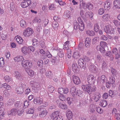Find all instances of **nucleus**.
<instances>
[{
	"instance_id": "f257e3e1",
	"label": "nucleus",
	"mask_w": 120,
	"mask_h": 120,
	"mask_svg": "<svg viewBox=\"0 0 120 120\" xmlns=\"http://www.w3.org/2000/svg\"><path fill=\"white\" fill-rule=\"evenodd\" d=\"M82 87L85 92L89 94H91L93 91H95L96 89L95 86H92V85L88 84L83 85Z\"/></svg>"
},
{
	"instance_id": "f03ea898",
	"label": "nucleus",
	"mask_w": 120,
	"mask_h": 120,
	"mask_svg": "<svg viewBox=\"0 0 120 120\" xmlns=\"http://www.w3.org/2000/svg\"><path fill=\"white\" fill-rule=\"evenodd\" d=\"M104 30L106 34H114L115 32L114 28L112 27L110 25L106 26L104 28Z\"/></svg>"
},
{
	"instance_id": "7ed1b4c3",
	"label": "nucleus",
	"mask_w": 120,
	"mask_h": 120,
	"mask_svg": "<svg viewBox=\"0 0 120 120\" xmlns=\"http://www.w3.org/2000/svg\"><path fill=\"white\" fill-rule=\"evenodd\" d=\"M33 32V30L31 28L28 27L24 30L23 35L25 37H29L32 35Z\"/></svg>"
},
{
	"instance_id": "20e7f679",
	"label": "nucleus",
	"mask_w": 120,
	"mask_h": 120,
	"mask_svg": "<svg viewBox=\"0 0 120 120\" xmlns=\"http://www.w3.org/2000/svg\"><path fill=\"white\" fill-rule=\"evenodd\" d=\"M31 2V0H21V5L22 8H26L30 4Z\"/></svg>"
},
{
	"instance_id": "39448f33",
	"label": "nucleus",
	"mask_w": 120,
	"mask_h": 120,
	"mask_svg": "<svg viewBox=\"0 0 120 120\" xmlns=\"http://www.w3.org/2000/svg\"><path fill=\"white\" fill-rule=\"evenodd\" d=\"M30 84L31 86L34 87L33 89H34L35 90L34 92H37L38 91L37 88L39 86L38 83L35 81H31L30 82Z\"/></svg>"
},
{
	"instance_id": "423d86ee",
	"label": "nucleus",
	"mask_w": 120,
	"mask_h": 120,
	"mask_svg": "<svg viewBox=\"0 0 120 120\" xmlns=\"http://www.w3.org/2000/svg\"><path fill=\"white\" fill-rule=\"evenodd\" d=\"M87 80L88 83L91 86L94 84L96 80L95 78L94 77L93 75H88L87 77Z\"/></svg>"
},
{
	"instance_id": "0eeeda50",
	"label": "nucleus",
	"mask_w": 120,
	"mask_h": 120,
	"mask_svg": "<svg viewBox=\"0 0 120 120\" xmlns=\"http://www.w3.org/2000/svg\"><path fill=\"white\" fill-rule=\"evenodd\" d=\"M98 83L100 84L101 85H103L104 84H106L107 83V78L104 75H102L101 77L100 82L98 81Z\"/></svg>"
},
{
	"instance_id": "6e6552de",
	"label": "nucleus",
	"mask_w": 120,
	"mask_h": 120,
	"mask_svg": "<svg viewBox=\"0 0 120 120\" xmlns=\"http://www.w3.org/2000/svg\"><path fill=\"white\" fill-rule=\"evenodd\" d=\"M112 52L114 55L115 59H117L120 57V55L118 52L117 49L116 48H114L112 50Z\"/></svg>"
},
{
	"instance_id": "1a4fd4ad",
	"label": "nucleus",
	"mask_w": 120,
	"mask_h": 120,
	"mask_svg": "<svg viewBox=\"0 0 120 120\" xmlns=\"http://www.w3.org/2000/svg\"><path fill=\"white\" fill-rule=\"evenodd\" d=\"M58 91L60 94H66L68 92V89L67 88H59L58 89Z\"/></svg>"
},
{
	"instance_id": "9d476101",
	"label": "nucleus",
	"mask_w": 120,
	"mask_h": 120,
	"mask_svg": "<svg viewBox=\"0 0 120 120\" xmlns=\"http://www.w3.org/2000/svg\"><path fill=\"white\" fill-rule=\"evenodd\" d=\"M24 88L22 86L17 87L15 89V91L16 93L19 94H22L23 92Z\"/></svg>"
},
{
	"instance_id": "9b49d317",
	"label": "nucleus",
	"mask_w": 120,
	"mask_h": 120,
	"mask_svg": "<svg viewBox=\"0 0 120 120\" xmlns=\"http://www.w3.org/2000/svg\"><path fill=\"white\" fill-rule=\"evenodd\" d=\"M89 69L90 71L92 72L96 73L98 70V68L95 65H91L89 67Z\"/></svg>"
},
{
	"instance_id": "f8f14e48",
	"label": "nucleus",
	"mask_w": 120,
	"mask_h": 120,
	"mask_svg": "<svg viewBox=\"0 0 120 120\" xmlns=\"http://www.w3.org/2000/svg\"><path fill=\"white\" fill-rule=\"evenodd\" d=\"M83 6L84 8H87L89 10L92 9L93 7V5L90 3H85V4Z\"/></svg>"
},
{
	"instance_id": "ddd939ff",
	"label": "nucleus",
	"mask_w": 120,
	"mask_h": 120,
	"mask_svg": "<svg viewBox=\"0 0 120 120\" xmlns=\"http://www.w3.org/2000/svg\"><path fill=\"white\" fill-rule=\"evenodd\" d=\"M34 103L36 104H41L42 102V99L40 98H35L34 100Z\"/></svg>"
},
{
	"instance_id": "4468645a",
	"label": "nucleus",
	"mask_w": 120,
	"mask_h": 120,
	"mask_svg": "<svg viewBox=\"0 0 120 120\" xmlns=\"http://www.w3.org/2000/svg\"><path fill=\"white\" fill-rule=\"evenodd\" d=\"M15 77L17 79L21 80H22V76L21 73H19L18 71L15 72Z\"/></svg>"
},
{
	"instance_id": "2eb2a0df",
	"label": "nucleus",
	"mask_w": 120,
	"mask_h": 120,
	"mask_svg": "<svg viewBox=\"0 0 120 120\" xmlns=\"http://www.w3.org/2000/svg\"><path fill=\"white\" fill-rule=\"evenodd\" d=\"M59 112V111H56L53 112L50 115L51 119L55 120L57 116H58Z\"/></svg>"
},
{
	"instance_id": "dca6fc26",
	"label": "nucleus",
	"mask_w": 120,
	"mask_h": 120,
	"mask_svg": "<svg viewBox=\"0 0 120 120\" xmlns=\"http://www.w3.org/2000/svg\"><path fill=\"white\" fill-rule=\"evenodd\" d=\"M72 69L75 73H78L79 72L78 65L76 63H74L72 65Z\"/></svg>"
},
{
	"instance_id": "f3484780",
	"label": "nucleus",
	"mask_w": 120,
	"mask_h": 120,
	"mask_svg": "<svg viewBox=\"0 0 120 120\" xmlns=\"http://www.w3.org/2000/svg\"><path fill=\"white\" fill-rule=\"evenodd\" d=\"M8 115H15L17 113V110L15 108L12 109L11 111L8 112Z\"/></svg>"
},
{
	"instance_id": "a211bd4d",
	"label": "nucleus",
	"mask_w": 120,
	"mask_h": 120,
	"mask_svg": "<svg viewBox=\"0 0 120 120\" xmlns=\"http://www.w3.org/2000/svg\"><path fill=\"white\" fill-rule=\"evenodd\" d=\"M73 80L74 83L77 85L79 84L80 82V80L78 77L74 75L73 77Z\"/></svg>"
},
{
	"instance_id": "6ab92c4d",
	"label": "nucleus",
	"mask_w": 120,
	"mask_h": 120,
	"mask_svg": "<svg viewBox=\"0 0 120 120\" xmlns=\"http://www.w3.org/2000/svg\"><path fill=\"white\" fill-rule=\"evenodd\" d=\"M47 113V111L45 109L39 112V116L40 117L43 118L46 116Z\"/></svg>"
},
{
	"instance_id": "aec40b11",
	"label": "nucleus",
	"mask_w": 120,
	"mask_h": 120,
	"mask_svg": "<svg viewBox=\"0 0 120 120\" xmlns=\"http://www.w3.org/2000/svg\"><path fill=\"white\" fill-rule=\"evenodd\" d=\"M5 112L4 109L3 107L0 108V118L2 119L5 116Z\"/></svg>"
},
{
	"instance_id": "412c9836",
	"label": "nucleus",
	"mask_w": 120,
	"mask_h": 120,
	"mask_svg": "<svg viewBox=\"0 0 120 120\" xmlns=\"http://www.w3.org/2000/svg\"><path fill=\"white\" fill-rule=\"evenodd\" d=\"M70 41H68L65 42L63 44V49H68L69 48V46H70Z\"/></svg>"
},
{
	"instance_id": "4be33fe9",
	"label": "nucleus",
	"mask_w": 120,
	"mask_h": 120,
	"mask_svg": "<svg viewBox=\"0 0 120 120\" xmlns=\"http://www.w3.org/2000/svg\"><path fill=\"white\" fill-rule=\"evenodd\" d=\"M90 39L88 38H86L85 40V46L86 47L88 48L90 44Z\"/></svg>"
},
{
	"instance_id": "5701e85b",
	"label": "nucleus",
	"mask_w": 120,
	"mask_h": 120,
	"mask_svg": "<svg viewBox=\"0 0 120 120\" xmlns=\"http://www.w3.org/2000/svg\"><path fill=\"white\" fill-rule=\"evenodd\" d=\"M110 2L108 1H106L104 5L105 9V10H109L110 8Z\"/></svg>"
},
{
	"instance_id": "b1692460",
	"label": "nucleus",
	"mask_w": 120,
	"mask_h": 120,
	"mask_svg": "<svg viewBox=\"0 0 120 120\" xmlns=\"http://www.w3.org/2000/svg\"><path fill=\"white\" fill-rule=\"evenodd\" d=\"M114 6L116 8H120V0H115L113 2Z\"/></svg>"
},
{
	"instance_id": "393cba45",
	"label": "nucleus",
	"mask_w": 120,
	"mask_h": 120,
	"mask_svg": "<svg viewBox=\"0 0 120 120\" xmlns=\"http://www.w3.org/2000/svg\"><path fill=\"white\" fill-rule=\"evenodd\" d=\"M76 88L75 87H73L71 88L70 90L71 95L74 97H75L76 96Z\"/></svg>"
},
{
	"instance_id": "a878e982",
	"label": "nucleus",
	"mask_w": 120,
	"mask_h": 120,
	"mask_svg": "<svg viewBox=\"0 0 120 120\" xmlns=\"http://www.w3.org/2000/svg\"><path fill=\"white\" fill-rule=\"evenodd\" d=\"M14 59L15 61L18 62H22L24 60L22 56H17L15 57Z\"/></svg>"
},
{
	"instance_id": "bb28decb",
	"label": "nucleus",
	"mask_w": 120,
	"mask_h": 120,
	"mask_svg": "<svg viewBox=\"0 0 120 120\" xmlns=\"http://www.w3.org/2000/svg\"><path fill=\"white\" fill-rule=\"evenodd\" d=\"M101 97V95L99 93L97 94L96 95H94V101L96 102H98L99 100Z\"/></svg>"
},
{
	"instance_id": "cd10ccee",
	"label": "nucleus",
	"mask_w": 120,
	"mask_h": 120,
	"mask_svg": "<svg viewBox=\"0 0 120 120\" xmlns=\"http://www.w3.org/2000/svg\"><path fill=\"white\" fill-rule=\"evenodd\" d=\"M80 53L78 51L75 52L73 55V57L74 58L78 59L80 57Z\"/></svg>"
},
{
	"instance_id": "c85d7f7f",
	"label": "nucleus",
	"mask_w": 120,
	"mask_h": 120,
	"mask_svg": "<svg viewBox=\"0 0 120 120\" xmlns=\"http://www.w3.org/2000/svg\"><path fill=\"white\" fill-rule=\"evenodd\" d=\"M58 106L60 108L62 109H66L67 108V105L64 103H62L60 102L59 103Z\"/></svg>"
},
{
	"instance_id": "c756f323",
	"label": "nucleus",
	"mask_w": 120,
	"mask_h": 120,
	"mask_svg": "<svg viewBox=\"0 0 120 120\" xmlns=\"http://www.w3.org/2000/svg\"><path fill=\"white\" fill-rule=\"evenodd\" d=\"M110 17L109 15L108 14H105L102 17V19L104 21H107Z\"/></svg>"
},
{
	"instance_id": "7c9ffc66",
	"label": "nucleus",
	"mask_w": 120,
	"mask_h": 120,
	"mask_svg": "<svg viewBox=\"0 0 120 120\" xmlns=\"http://www.w3.org/2000/svg\"><path fill=\"white\" fill-rule=\"evenodd\" d=\"M34 107H33L27 110L26 112L27 114H33L34 112Z\"/></svg>"
},
{
	"instance_id": "2f4dec72",
	"label": "nucleus",
	"mask_w": 120,
	"mask_h": 120,
	"mask_svg": "<svg viewBox=\"0 0 120 120\" xmlns=\"http://www.w3.org/2000/svg\"><path fill=\"white\" fill-rule=\"evenodd\" d=\"M52 26L53 28L55 30H56L57 29V28L58 26V24L57 22L56 21H54L53 22Z\"/></svg>"
},
{
	"instance_id": "473e14b6",
	"label": "nucleus",
	"mask_w": 120,
	"mask_h": 120,
	"mask_svg": "<svg viewBox=\"0 0 120 120\" xmlns=\"http://www.w3.org/2000/svg\"><path fill=\"white\" fill-rule=\"evenodd\" d=\"M100 104L103 107H105L107 105V101L105 100H101L100 102Z\"/></svg>"
},
{
	"instance_id": "72a5a7b5",
	"label": "nucleus",
	"mask_w": 120,
	"mask_h": 120,
	"mask_svg": "<svg viewBox=\"0 0 120 120\" xmlns=\"http://www.w3.org/2000/svg\"><path fill=\"white\" fill-rule=\"evenodd\" d=\"M79 29L81 31L83 30L84 28V23L83 22H82L81 23H79Z\"/></svg>"
},
{
	"instance_id": "f704fd0d",
	"label": "nucleus",
	"mask_w": 120,
	"mask_h": 120,
	"mask_svg": "<svg viewBox=\"0 0 120 120\" xmlns=\"http://www.w3.org/2000/svg\"><path fill=\"white\" fill-rule=\"evenodd\" d=\"M109 81L108 82V84H113L115 82V78L114 76H111L109 78Z\"/></svg>"
},
{
	"instance_id": "c9c22d12",
	"label": "nucleus",
	"mask_w": 120,
	"mask_h": 120,
	"mask_svg": "<svg viewBox=\"0 0 120 120\" xmlns=\"http://www.w3.org/2000/svg\"><path fill=\"white\" fill-rule=\"evenodd\" d=\"M46 75L47 77L50 79L52 78V74L51 71H47L46 74Z\"/></svg>"
},
{
	"instance_id": "e433bc0d",
	"label": "nucleus",
	"mask_w": 120,
	"mask_h": 120,
	"mask_svg": "<svg viewBox=\"0 0 120 120\" xmlns=\"http://www.w3.org/2000/svg\"><path fill=\"white\" fill-rule=\"evenodd\" d=\"M105 55L106 56H109L110 57V60H112L114 59V56L112 55V53L110 51L107 52L106 53Z\"/></svg>"
},
{
	"instance_id": "4c0bfd02",
	"label": "nucleus",
	"mask_w": 120,
	"mask_h": 120,
	"mask_svg": "<svg viewBox=\"0 0 120 120\" xmlns=\"http://www.w3.org/2000/svg\"><path fill=\"white\" fill-rule=\"evenodd\" d=\"M108 94L109 97L112 98L114 97L116 94L114 91L111 90H110L109 91Z\"/></svg>"
},
{
	"instance_id": "58836bf2",
	"label": "nucleus",
	"mask_w": 120,
	"mask_h": 120,
	"mask_svg": "<svg viewBox=\"0 0 120 120\" xmlns=\"http://www.w3.org/2000/svg\"><path fill=\"white\" fill-rule=\"evenodd\" d=\"M32 41L33 45L37 46L39 45V42L37 39L34 38L32 40Z\"/></svg>"
},
{
	"instance_id": "ea45409f",
	"label": "nucleus",
	"mask_w": 120,
	"mask_h": 120,
	"mask_svg": "<svg viewBox=\"0 0 120 120\" xmlns=\"http://www.w3.org/2000/svg\"><path fill=\"white\" fill-rule=\"evenodd\" d=\"M86 33L87 35L91 36H94L95 35L94 32L92 30H87L86 31Z\"/></svg>"
},
{
	"instance_id": "a19ab883",
	"label": "nucleus",
	"mask_w": 120,
	"mask_h": 120,
	"mask_svg": "<svg viewBox=\"0 0 120 120\" xmlns=\"http://www.w3.org/2000/svg\"><path fill=\"white\" fill-rule=\"evenodd\" d=\"M27 48L26 46L22 47L21 51L24 54H26L27 53Z\"/></svg>"
},
{
	"instance_id": "79ce46f5",
	"label": "nucleus",
	"mask_w": 120,
	"mask_h": 120,
	"mask_svg": "<svg viewBox=\"0 0 120 120\" xmlns=\"http://www.w3.org/2000/svg\"><path fill=\"white\" fill-rule=\"evenodd\" d=\"M100 28L99 25L97 23H96L94 25V30L96 32H97Z\"/></svg>"
},
{
	"instance_id": "37998d69",
	"label": "nucleus",
	"mask_w": 120,
	"mask_h": 120,
	"mask_svg": "<svg viewBox=\"0 0 120 120\" xmlns=\"http://www.w3.org/2000/svg\"><path fill=\"white\" fill-rule=\"evenodd\" d=\"M15 101V100L13 99H10L8 101L7 105H11L13 104Z\"/></svg>"
},
{
	"instance_id": "c03bdc74",
	"label": "nucleus",
	"mask_w": 120,
	"mask_h": 120,
	"mask_svg": "<svg viewBox=\"0 0 120 120\" xmlns=\"http://www.w3.org/2000/svg\"><path fill=\"white\" fill-rule=\"evenodd\" d=\"M22 105L21 104L20 101H17L15 104V107L17 108H19Z\"/></svg>"
},
{
	"instance_id": "a18cd8bd",
	"label": "nucleus",
	"mask_w": 120,
	"mask_h": 120,
	"mask_svg": "<svg viewBox=\"0 0 120 120\" xmlns=\"http://www.w3.org/2000/svg\"><path fill=\"white\" fill-rule=\"evenodd\" d=\"M20 26L22 27H26V23L25 22L24 20H22L20 22Z\"/></svg>"
},
{
	"instance_id": "49530a36",
	"label": "nucleus",
	"mask_w": 120,
	"mask_h": 120,
	"mask_svg": "<svg viewBox=\"0 0 120 120\" xmlns=\"http://www.w3.org/2000/svg\"><path fill=\"white\" fill-rule=\"evenodd\" d=\"M62 50L63 49H60V51L58 53V55L60 57L62 58L64 56V54Z\"/></svg>"
},
{
	"instance_id": "de8ad7c7",
	"label": "nucleus",
	"mask_w": 120,
	"mask_h": 120,
	"mask_svg": "<svg viewBox=\"0 0 120 120\" xmlns=\"http://www.w3.org/2000/svg\"><path fill=\"white\" fill-rule=\"evenodd\" d=\"M95 109L97 112L99 114H101L103 112V110L99 107H96Z\"/></svg>"
},
{
	"instance_id": "09e8293b",
	"label": "nucleus",
	"mask_w": 120,
	"mask_h": 120,
	"mask_svg": "<svg viewBox=\"0 0 120 120\" xmlns=\"http://www.w3.org/2000/svg\"><path fill=\"white\" fill-rule=\"evenodd\" d=\"M79 23L77 22L76 21H74L73 23L74 27V29L75 30H77L79 28Z\"/></svg>"
},
{
	"instance_id": "8fccbe9b",
	"label": "nucleus",
	"mask_w": 120,
	"mask_h": 120,
	"mask_svg": "<svg viewBox=\"0 0 120 120\" xmlns=\"http://www.w3.org/2000/svg\"><path fill=\"white\" fill-rule=\"evenodd\" d=\"M54 87L50 85H49L48 86V91L52 93L54 91Z\"/></svg>"
},
{
	"instance_id": "3c124183",
	"label": "nucleus",
	"mask_w": 120,
	"mask_h": 120,
	"mask_svg": "<svg viewBox=\"0 0 120 120\" xmlns=\"http://www.w3.org/2000/svg\"><path fill=\"white\" fill-rule=\"evenodd\" d=\"M27 72L28 74V75L32 76H33L34 74V72L32 70L30 69H28L27 71Z\"/></svg>"
},
{
	"instance_id": "603ef678",
	"label": "nucleus",
	"mask_w": 120,
	"mask_h": 120,
	"mask_svg": "<svg viewBox=\"0 0 120 120\" xmlns=\"http://www.w3.org/2000/svg\"><path fill=\"white\" fill-rule=\"evenodd\" d=\"M60 99L62 101H64L66 99V97L65 96H64L63 95L61 94L59 96V97Z\"/></svg>"
},
{
	"instance_id": "864d4df0",
	"label": "nucleus",
	"mask_w": 120,
	"mask_h": 120,
	"mask_svg": "<svg viewBox=\"0 0 120 120\" xmlns=\"http://www.w3.org/2000/svg\"><path fill=\"white\" fill-rule=\"evenodd\" d=\"M45 109L44 108V105H41L38 106L37 108V110L39 112H40L42 110Z\"/></svg>"
},
{
	"instance_id": "5fc2aeb1",
	"label": "nucleus",
	"mask_w": 120,
	"mask_h": 120,
	"mask_svg": "<svg viewBox=\"0 0 120 120\" xmlns=\"http://www.w3.org/2000/svg\"><path fill=\"white\" fill-rule=\"evenodd\" d=\"M4 79L6 82H10L11 79V78L8 75L5 76L4 77Z\"/></svg>"
},
{
	"instance_id": "6e6d98bb",
	"label": "nucleus",
	"mask_w": 120,
	"mask_h": 120,
	"mask_svg": "<svg viewBox=\"0 0 120 120\" xmlns=\"http://www.w3.org/2000/svg\"><path fill=\"white\" fill-rule=\"evenodd\" d=\"M101 58V55L100 54L98 55L97 56L96 58V60L98 62H100V61H101L102 60Z\"/></svg>"
},
{
	"instance_id": "4d7b16f0",
	"label": "nucleus",
	"mask_w": 120,
	"mask_h": 120,
	"mask_svg": "<svg viewBox=\"0 0 120 120\" xmlns=\"http://www.w3.org/2000/svg\"><path fill=\"white\" fill-rule=\"evenodd\" d=\"M101 47L105 48L107 46L106 43L104 41H101L100 43Z\"/></svg>"
},
{
	"instance_id": "13d9d810",
	"label": "nucleus",
	"mask_w": 120,
	"mask_h": 120,
	"mask_svg": "<svg viewBox=\"0 0 120 120\" xmlns=\"http://www.w3.org/2000/svg\"><path fill=\"white\" fill-rule=\"evenodd\" d=\"M43 62L41 60H39L37 63L38 65L41 68L43 66Z\"/></svg>"
},
{
	"instance_id": "bf43d9fd",
	"label": "nucleus",
	"mask_w": 120,
	"mask_h": 120,
	"mask_svg": "<svg viewBox=\"0 0 120 120\" xmlns=\"http://www.w3.org/2000/svg\"><path fill=\"white\" fill-rule=\"evenodd\" d=\"M111 71L112 74L113 75H115L117 74V71L114 69L113 68H111Z\"/></svg>"
},
{
	"instance_id": "052dcab7",
	"label": "nucleus",
	"mask_w": 120,
	"mask_h": 120,
	"mask_svg": "<svg viewBox=\"0 0 120 120\" xmlns=\"http://www.w3.org/2000/svg\"><path fill=\"white\" fill-rule=\"evenodd\" d=\"M98 37H97L94 38L93 39V43L94 44L96 43H97V42L98 41Z\"/></svg>"
},
{
	"instance_id": "680f3d73",
	"label": "nucleus",
	"mask_w": 120,
	"mask_h": 120,
	"mask_svg": "<svg viewBox=\"0 0 120 120\" xmlns=\"http://www.w3.org/2000/svg\"><path fill=\"white\" fill-rule=\"evenodd\" d=\"M105 11L103 8H100L98 11V13L100 15H102L104 13Z\"/></svg>"
},
{
	"instance_id": "e2e57ef3",
	"label": "nucleus",
	"mask_w": 120,
	"mask_h": 120,
	"mask_svg": "<svg viewBox=\"0 0 120 120\" xmlns=\"http://www.w3.org/2000/svg\"><path fill=\"white\" fill-rule=\"evenodd\" d=\"M1 37L2 40H5L7 38V35L4 34H2L1 35Z\"/></svg>"
},
{
	"instance_id": "0e129e2a",
	"label": "nucleus",
	"mask_w": 120,
	"mask_h": 120,
	"mask_svg": "<svg viewBox=\"0 0 120 120\" xmlns=\"http://www.w3.org/2000/svg\"><path fill=\"white\" fill-rule=\"evenodd\" d=\"M67 100L68 103L69 105H70L71 104L72 101V98L69 97H68L67 98Z\"/></svg>"
},
{
	"instance_id": "69168bd1",
	"label": "nucleus",
	"mask_w": 120,
	"mask_h": 120,
	"mask_svg": "<svg viewBox=\"0 0 120 120\" xmlns=\"http://www.w3.org/2000/svg\"><path fill=\"white\" fill-rule=\"evenodd\" d=\"M4 60L3 58L2 57L0 58V66L2 67L4 64Z\"/></svg>"
},
{
	"instance_id": "338daca9",
	"label": "nucleus",
	"mask_w": 120,
	"mask_h": 120,
	"mask_svg": "<svg viewBox=\"0 0 120 120\" xmlns=\"http://www.w3.org/2000/svg\"><path fill=\"white\" fill-rule=\"evenodd\" d=\"M101 39L103 41H106L108 40V38L106 36L103 35L101 36Z\"/></svg>"
},
{
	"instance_id": "774afa93",
	"label": "nucleus",
	"mask_w": 120,
	"mask_h": 120,
	"mask_svg": "<svg viewBox=\"0 0 120 120\" xmlns=\"http://www.w3.org/2000/svg\"><path fill=\"white\" fill-rule=\"evenodd\" d=\"M109 97L108 94L107 93H104L103 95V98L105 99H107Z\"/></svg>"
}]
</instances>
